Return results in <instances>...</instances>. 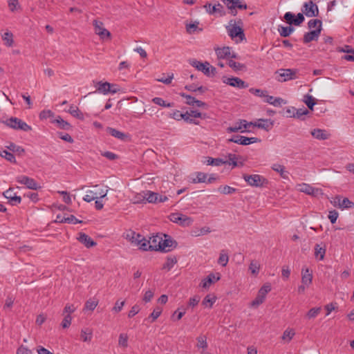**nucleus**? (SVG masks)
Masks as SVG:
<instances>
[{
	"mask_svg": "<svg viewBox=\"0 0 354 354\" xmlns=\"http://www.w3.org/2000/svg\"><path fill=\"white\" fill-rule=\"evenodd\" d=\"M151 101L154 104L159 105L160 106L168 107V108L174 106V103H170V102L167 103L162 98L159 97H153Z\"/></svg>",
	"mask_w": 354,
	"mask_h": 354,
	"instance_id": "obj_39",
	"label": "nucleus"
},
{
	"mask_svg": "<svg viewBox=\"0 0 354 354\" xmlns=\"http://www.w3.org/2000/svg\"><path fill=\"white\" fill-rule=\"evenodd\" d=\"M295 28L292 26H279L278 31L281 37H288L293 31Z\"/></svg>",
	"mask_w": 354,
	"mask_h": 354,
	"instance_id": "obj_36",
	"label": "nucleus"
},
{
	"mask_svg": "<svg viewBox=\"0 0 354 354\" xmlns=\"http://www.w3.org/2000/svg\"><path fill=\"white\" fill-rule=\"evenodd\" d=\"M227 158V160H225L226 165H232L233 167L243 165V162H237L238 159L241 158V156H237L234 153H228Z\"/></svg>",
	"mask_w": 354,
	"mask_h": 354,
	"instance_id": "obj_27",
	"label": "nucleus"
},
{
	"mask_svg": "<svg viewBox=\"0 0 354 354\" xmlns=\"http://www.w3.org/2000/svg\"><path fill=\"white\" fill-rule=\"evenodd\" d=\"M207 165H214V166H221L223 165H226V162H225V160L220 158H214L209 157V158H208V160L207 161Z\"/></svg>",
	"mask_w": 354,
	"mask_h": 354,
	"instance_id": "obj_42",
	"label": "nucleus"
},
{
	"mask_svg": "<svg viewBox=\"0 0 354 354\" xmlns=\"http://www.w3.org/2000/svg\"><path fill=\"white\" fill-rule=\"evenodd\" d=\"M92 330L89 328L82 329L81 338L84 342H90L92 338Z\"/></svg>",
	"mask_w": 354,
	"mask_h": 354,
	"instance_id": "obj_44",
	"label": "nucleus"
},
{
	"mask_svg": "<svg viewBox=\"0 0 354 354\" xmlns=\"http://www.w3.org/2000/svg\"><path fill=\"white\" fill-rule=\"evenodd\" d=\"M176 245L177 243L176 241L171 239L169 236L165 235V239H162V241L159 242V245H153L150 247L156 249V250L169 252L176 248Z\"/></svg>",
	"mask_w": 354,
	"mask_h": 354,
	"instance_id": "obj_5",
	"label": "nucleus"
},
{
	"mask_svg": "<svg viewBox=\"0 0 354 354\" xmlns=\"http://www.w3.org/2000/svg\"><path fill=\"white\" fill-rule=\"evenodd\" d=\"M297 187L298 190L300 192L311 196H315L319 192V189L315 188L306 183L299 184Z\"/></svg>",
	"mask_w": 354,
	"mask_h": 354,
	"instance_id": "obj_20",
	"label": "nucleus"
},
{
	"mask_svg": "<svg viewBox=\"0 0 354 354\" xmlns=\"http://www.w3.org/2000/svg\"><path fill=\"white\" fill-rule=\"evenodd\" d=\"M337 52L339 53H351L354 55V48H353L349 45H345L343 47H338L337 48Z\"/></svg>",
	"mask_w": 354,
	"mask_h": 354,
	"instance_id": "obj_64",
	"label": "nucleus"
},
{
	"mask_svg": "<svg viewBox=\"0 0 354 354\" xmlns=\"http://www.w3.org/2000/svg\"><path fill=\"white\" fill-rule=\"evenodd\" d=\"M228 142H234L241 145H248L261 142V140L256 137L248 138L240 135H234L227 140Z\"/></svg>",
	"mask_w": 354,
	"mask_h": 354,
	"instance_id": "obj_9",
	"label": "nucleus"
},
{
	"mask_svg": "<svg viewBox=\"0 0 354 354\" xmlns=\"http://www.w3.org/2000/svg\"><path fill=\"white\" fill-rule=\"evenodd\" d=\"M304 102L310 110H313L316 102L315 99L312 95L308 94L305 95Z\"/></svg>",
	"mask_w": 354,
	"mask_h": 354,
	"instance_id": "obj_46",
	"label": "nucleus"
},
{
	"mask_svg": "<svg viewBox=\"0 0 354 354\" xmlns=\"http://www.w3.org/2000/svg\"><path fill=\"white\" fill-rule=\"evenodd\" d=\"M106 131L111 136L120 140H124L128 137V136L126 133L112 127H107Z\"/></svg>",
	"mask_w": 354,
	"mask_h": 354,
	"instance_id": "obj_28",
	"label": "nucleus"
},
{
	"mask_svg": "<svg viewBox=\"0 0 354 354\" xmlns=\"http://www.w3.org/2000/svg\"><path fill=\"white\" fill-rule=\"evenodd\" d=\"M321 34L320 28L306 32L304 35L303 41L304 44H308L312 41H317Z\"/></svg>",
	"mask_w": 354,
	"mask_h": 354,
	"instance_id": "obj_19",
	"label": "nucleus"
},
{
	"mask_svg": "<svg viewBox=\"0 0 354 354\" xmlns=\"http://www.w3.org/2000/svg\"><path fill=\"white\" fill-rule=\"evenodd\" d=\"M77 239L87 248H90L97 245L95 241H94L88 235L84 232H80Z\"/></svg>",
	"mask_w": 354,
	"mask_h": 354,
	"instance_id": "obj_18",
	"label": "nucleus"
},
{
	"mask_svg": "<svg viewBox=\"0 0 354 354\" xmlns=\"http://www.w3.org/2000/svg\"><path fill=\"white\" fill-rule=\"evenodd\" d=\"M297 71L290 68H281L276 72L277 76L276 80L279 82H283L291 80H295Z\"/></svg>",
	"mask_w": 354,
	"mask_h": 354,
	"instance_id": "obj_6",
	"label": "nucleus"
},
{
	"mask_svg": "<svg viewBox=\"0 0 354 354\" xmlns=\"http://www.w3.org/2000/svg\"><path fill=\"white\" fill-rule=\"evenodd\" d=\"M119 346L127 348L128 346V336L124 333H121L119 336Z\"/></svg>",
	"mask_w": 354,
	"mask_h": 354,
	"instance_id": "obj_59",
	"label": "nucleus"
},
{
	"mask_svg": "<svg viewBox=\"0 0 354 354\" xmlns=\"http://www.w3.org/2000/svg\"><path fill=\"white\" fill-rule=\"evenodd\" d=\"M301 11L308 17H317L319 15L318 6L311 0L304 3Z\"/></svg>",
	"mask_w": 354,
	"mask_h": 354,
	"instance_id": "obj_11",
	"label": "nucleus"
},
{
	"mask_svg": "<svg viewBox=\"0 0 354 354\" xmlns=\"http://www.w3.org/2000/svg\"><path fill=\"white\" fill-rule=\"evenodd\" d=\"M142 242H140L139 244L137 245V246H139V248L142 250L147 251V250H156V249H153L151 248L150 245V239L147 240L145 237L142 236L141 238ZM153 245H151L152 246Z\"/></svg>",
	"mask_w": 354,
	"mask_h": 354,
	"instance_id": "obj_35",
	"label": "nucleus"
},
{
	"mask_svg": "<svg viewBox=\"0 0 354 354\" xmlns=\"http://www.w3.org/2000/svg\"><path fill=\"white\" fill-rule=\"evenodd\" d=\"M271 290V286L270 284H264L259 290L258 293L266 298V295Z\"/></svg>",
	"mask_w": 354,
	"mask_h": 354,
	"instance_id": "obj_62",
	"label": "nucleus"
},
{
	"mask_svg": "<svg viewBox=\"0 0 354 354\" xmlns=\"http://www.w3.org/2000/svg\"><path fill=\"white\" fill-rule=\"evenodd\" d=\"M16 181L25 185L28 189L37 190L41 188V186L32 178L27 176L21 175L16 177Z\"/></svg>",
	"mask_w": 354,
	"mask_h": 354,
	"instance_id": "obj_10",
	"label": "nucleus"
},
{
	"mask_svg": "<svg viewBox=\"0 0 354 354\" xmlns=\"http://www.w3.org/2000/svg\"><path fill=\"white\" fill-rule=\"evenodd\" d=\"M180 95L186 99V104L190 106H194V102H196V98L193 96L187 95L185 93H180Z\"/></svg>",
	"mask_w": 354,
	"mask_h": 354,
	"instance_id": "obj_61",
	"label": "nucleus"
},
{
	"mask_svg": "<svg viewBox=\"0 0 354 354\" xmlns=\"http://www.w3.org/2000/svg\"><path fill=\"white\" fill-rule=\"evenodd\" d=\"M3 196L8 200V203L12 205H17L21 201V198L17 196L13 189L10 188L3 192Z\"/></svg>",
	"mask_w": 354,
	"mask_h": 354,
	"instance_id": "obj_15",
	"label": "nucleus"
},
{
	"mask_svg": "<svg viewBox=\"0 0 354 354\" xmlns=\"http://www.w3.org/2000/svg\"><path fill=\"white\" fill-rule=\"evenodd\" d=\"M227 64L230 68H232L235 71H241L245 67L243 64L239 62H236L232 59L228 60Z\"/></svg>",
	"mask_w": 354,
	"mask_h": 354,
	"instance_id": "obj_54",
	"label": "nucleus"
},
{
	"mask_svg": "<svg viewBox=\"0 0 354 354\" xmlns=\"http://www.w3.org/2000/svg\"><path fill=\"white\" fill-rule=\"evenodd\" d=\"M264 102L272 104L274 106H280L282 104H286V101L281 97H274L273 96L268 95V93L266 94L264 97Z\"/></svg>",
	"mask_w": 354,
	"mask_h": 354,
	"instance_id": "obj_26",
	"label": "nucleus"
},
{
	"mask_svg": "<svg viewBox=\"0 0 354 354\" xmlns=\"http://www.w3.org/2000/svg\"><path fill=\"white\" fill-rule=\"evenodd\" d=\"M162 313V308L160 307H156L153 312L150 314L148 319H151V322H155L158 317L161 315Z\"/></svg>",
	"mask_w": 354,
	"mask_h": 354,
	"instance_id": "obj_55",
	"label": "nucleus"
},
{
	"mask_svg": "<svg viewBox=\"0 0 354 354\" xmlns=\"http://www.w3.org/2000/svg\"><path fill=\"white\" fill-rule=\"evenodd\" d=\"M52 123H55L61 129L69 130L71 129V125L66 121H65L61 116H57V118L51 121Z\"/></svg>",
	"mask_w": 354,
	"mask_h": 354,
	"instance_id": "obj_30",
	"label": "nucleus"
},
{
	"mask_svg": "<svg viewBox=\"0 0 354 354\" xmlns=\"http://www.w3.org/2000/svg\"><path fill=\"white\" fill-rule=\"evenodd\" d=\"M310 133L313 138L319 140H325L330 137V134L326 130L321 129H314Z\"/></svg>",
	"mask_w": 354,
	"mask_h": 354,
	"instance_id": "obj_22",
	"label": "nucleus"
},
{
	"mask_svg": "<svg viewBox=\"0 0 354 354\" xmlns=\"http://www.w3.org/2000/svg\"><path fill=\"white\" fill-rule=\"evenodd\" d=\"M169 219L173 223H178L183 227L189 226L193 223V219L191 217L179 212L171 214Z\"/></svg>",
	"mask_w": 354,
	"mask_h": 354,
	"instance_id": "obj_8",
	"label": "nucleus"
},
{
	"mask_svg": "<svg viewBox=\"0 0 354 354\" xmlns=\"http://www.w3.org/2000/svg\"><path fill=\"white\" fill-rule=\"evenodd\" d=\"M3 123L6 126L15 130H21L26 132L32 130V127L30 125L24 122L22 120L15 117H11L7 119L3 122Z\"/></svg>",
	"mask_w": 354,
	"mask_h": 354,
	"instance_id": "obj_4",
	"label": "nucleus"
},
{
	"mask_svg": "<svg viewBox=\"0 0 354 354\" xmlns=\"http://www.w3.org/2000/svg\"><path fill=\"white\" fill-rule=\"evenodd\" d=\"M97 91L100 93H102L104 95H106L108 93H109V91H111L110 89V86H111V83L108 82H97Z\"/></svg>",
	"mask_w": 354,
	"mask_h": 354,
	"instance_id": "obj_31",
	"label": "nucleus"
},
{
	"mask_svg": "<svg viewBox=\"0 0 354 354\" xmlns=\"http://www.w3.org/2000/svg\"><path fill=\"white\" fill-rule=\"evenodd\" d=\"M222 80L224 84L233 87H236L239 88H244L248 87V84H246L241 79L236 77H227L224 76L223 77Z\"/></svg>",
	"mask_w": 354,
	"mask_h": 354,
	"instance_id": "obj_14",
	"label": "nucleus"
},
{
	"mask_svg": "<svg viewBox=\"0 0 354 354\" xmlns=\"http://www.w3.org/2000/svg\"><path fill=\"white\" fill-rule=\"evenodd\" d=\"M1 156L6 159L8 161L12 162V163H16V158L13 153L6 151L3 150L0 153Z\"/></svg>",
	"mask_w": 354,
	"mask_h": 354,
	"instance_id": "obj_53",
	"label": "nucleus"
},
{
	"mask_svg": "<svg viewBox=\"0 0 354 354\" xmlns=\"http://www.w3.org/2000/svg\"><path fill=\"white\" fill-rule=\"evenodd\" d=\"M220 279V274L216 277L213 273L209 274L205 279H204L201 283V286L203 288H207L211 284L218 281Z\"/></svg>",
	"mask_w": 354,
	"mask_h": 354,
	"instance_id": "obj_24",
	"label": "nucleus"
},
{
	"mask_svg": "<svg viewBox=\"0 0 354 354\" xmlns=\"http://www.w3.org/2000/svg\"><path fill=\"white\" fill-rule=\"evenodd\" d=\"M354 207V203L348 198H342L341 202V209H348Z\"/></svg>",
	"mask_w": 354,
	"mask_h": 354,
	"instance_id": "obj_58",
	"label": "nucleus"
},
{
	"mask_svg": "<svg viewBox=\"0 0 354 354\" xmlns=\"http://www.w3.org/2000/svg\"><path fill=\"white\" fill-rule=\"evenodd\" d=\"M68 113L73 115V117L79 119V120H83L84 119V114L82 113V112L80 111V110L73 106V105H71L68 109Z\"/></svg>",
	"mask_w": 354,
	"mask_h": 354,
	"instance_id": "obj_32",
	"label": "nucleus"
},
{
	"mask_svg": "<svg viewBox=\"0 0 354 354\" xmlns=\"http://www.w3.org/2000/svg\"><path fill=\"white\" fill-rule=\"evenodd\" d=\"M95 32L102 39L110 38L111 33L106 28H103V24L101 21L96 20L93 22Z\"/></svg>",
	"mask_w": 354,
	"mask_h": 354,
	"instance_id": "obj_16",
	"label": "nucleus"
},
{
	"mask_svg": "<svg viewBox=\"0 0 354 354\" xmlns=\"http://www.w3.org/2000/svg\"><path fill=\"white\" fill-rule=\"evenodd\" d=\"M218 190L223 194H232L236 192V189L228 185L220 186Z\"/></svg>",
	"mask_w": 354,
	"mask_h": 354,
	"instance_id": "obj_47",
	"label": "nucleus"
},
{
	"mask_svg": "<svg viewBox=\"0 0 354 354\" xmlns=\"http://www.w3.org/2000/svg\"><path fill=\"white\" fill-rule=\"evenodd\" d=\"M145 191L136 194L132 199V203L134 204H140L146 202Z\"/></svg>",
	"mask_w": 354,
	"mask_h": 354,
	"instance_id": "obj_50",
	"label": "nucleus"
},
{
	"mask_svg": "<svg viewBox=\"0 0 354 354\" xmlns=\"http://www.w3.org/2000/svg\"><path fill=\"white\" fill-rule=\"evenodd\" d=\"M272 169L275 171L276 172H278L280 174V176L283 178H288V172L286 171V168L283 165L280 164H273L272 166Z\"/></svg>",
	"mask_w": 354,
	"mask_h": 354,
	"instance_id": "obj_33",
	"label": "nucleus"
},
{
	"mask_svg": "<svg viewBox=\"0 0 354 354\" xmlns=\"http://www.w3.org/2000/svg\"><path fill=\"white\" fill-rule=\"evenodd\" d=\"M189 64L196 68L198 71H202L205 75L208 77H213L216 73V68L211 66L207 62L202 63L196 59H192L189 61Z\"/></svg>",
	"mask_w": 354,
	"mask_h": 354,
	"instance_id": "obj_2",
	"label": "nucleus"
},
{
	"mask_svg": "<svg viewBox=\"0 0 354 354\" xmlns=\"http://www.w3.org/2000/svg\"><path fill=\"white\" fill-rule=\"evenodd\" d=\"M241 132L244 133L246 131V130H243V126L241 124L240 120L237 122H236L233 126L229 127L227 128V133H232V132Z\"/></svg>",
	"mask_w": 354,
	"mask_h": 354,
	"instance_id": "obj_43",
	"label": "nucleus"
},
{
	"mask_svg": "<svg viewBox=\"0 0 354 354\" xmlns=\"http://www.w3.org/2000/svg\"><path fill=\"white\" fill-rule=\"evenodd\" d=\"M295 332L292 329H286L281 337L282 339L287 341L288 342H290L295 335Z\"/></svg>",
	"mask_w": 354,
	"mask_h": 354,
	"instance_id": "obj_57",
	"label": "nucleus"
},
{
	"mask_svg": "<svg viewBox=\"0 0 354 354\" xmlns=\"http://www.w3.org/2000/svg\"><path fill=\"white\" fill-rule=\"evenodd\" d=\"M223 3L230 10V13L235 16L237 14L236 8L245 10L248 6L243 0H222Z\"/></svg>",
	"mask_w": 354,
	"mask_h": 354,
	"instance_id": "obj_7",
	"label": "nucleus"
},
{
	"mask_svg": "<svg viewBox=\"0 0 354 354\" xmlns=\"http://www.w3.org/2000/svg\"><path fill=\"white\" fill-rule=\"evenodd\" d=\"M308 26L309 28H320V32L322 30V21L319 19H310L308 23Z\"/></svg>",
	"mask_w": 354,
	"mask_h": 354,
	"instance_id": "obj_52",
	"label": "nucleus"
},
{
	"mask_svg": "<svg viewBox=\"0 0 354 354\" xmlns=\"http://www.w3.org/2000/svg\"><path fill=\"white\" fill-rule=\"evenodd\" d=\"M205 8L206 9V11L209 13L210 15L215 14V13H219L221 16L224 15L223 12V6L220 4H214L212 5L211 3H207L205 6Z\"/></svg>",
	"mask_w": 354,
	"mask_h": 354,
	"instance_id": "obj_21",
	"label": "nucleus"
},
{
	"mask_svg": "<svg viewBox=\"0 0 354 354\" xmlns=\"http://www.w3.org/2000/svg\"><path fill=\"white\" fill-rule=\"evenodd\" d=\"M215 52L218 59H227L230 58V55H231V48L229 46L216 48Z\"/></svg>",
	"mask_w": 354,
	"mask_h": 354,
	"instance_id": "obj_23",
	"label": "nucleus"
},
{
	"mask_svg": "<svg viewBox=\"0 0 354 354\" xmlns=\"http://www.w3.org/2000/svg\"><path fill=\"white\" fill-rule=\"evenodd\" d=\"M196 178L192 180L193 183H205L207 176L203 172H196Z\"/></svg>",
	"mask_w": 354,
	"mask_h": 354,
	"instance_id": "obj_41",
	"label": "nucleus"
},
{
	"mask_svg": "<svg viewBox=\"0 0 354 354\" xmlns=\"http://www.w3.org/2000/svg\"><path fill=\"white\" fill-rule=\"evenodd\" d=\"M249 270L253 275L256 276L259 272L260 264L257 261L252 260L250 263Z\"/></svg>",
	"mask_w": 354,
	"mask_h": 354,
	"instance_id": "obj_45",
	"label": "nucleus"
},
{
	"mask_svg": "<svg viewBox=\"0 0 354 354\" xmlns=\"http://www.w3.org/2000/svg\"><path fill=\"white\" fill-rule=\"evenodd\" d=\"M321 310L322 308L320 307L313 308L308 312L306 316L308 317V319L315 318L318 315Z\"/></svg>",
	"mask_w": 354,
	"mask_h": 354,
	"instance_id": "obj_63",
	"label": "nucleus"
},
{
	"mask_svg": "<svg viewBox=\"0 0 354 354\" xmlns=\"http://www.w3.org/2000/svg\"><path fill=\"white\" fill-rule=\"evenodd\" d=\"M274 121L270 119H259L254 122V127L269 131L273 127Z\"/></svg>",
	"mask_w": 354,
	"mask_h": 354,
	"instance_id": "obj_17",
	"label": "nucleus"
},
{
	"mask_svg": "<svg viewBox=\"0 0 354 354\" xmlns=\"http://www.w3.org/2000/svg\"><path fill=\"white\" fill-rule=\"evenodd\" d=\"M59 223L77 224V223H82V221L78 220L77 218H75V216L70 215L67 217H63V218H62V220H59Z\"/></svg>",
	"mask_w": 354,
	"mask_h": 354,
	"instance_id": "obj_49",
	"label": "nucleus"
},
{
	"mask_svg": "<svg viewBox=\"0 0 354 354\" xmlns=\"http://www.w3.org/2000/svg\"><path fill=\"white\" fill-rule=\"evenodd\" d=\"M197 346L203 348L207 347V337L205 335H201L197 337Z\"/></svg>",
	"mask_w": 354,
	"mask_h": 354,
	"instance_id": "obj_56",
	"label": "nucleus"
},
{
	"mask_svg": "<svg viewBox=\"0 0 354 354\" xmlns=\"http://www.w3.org/2000/svg\"><path fill=\"white\" fill-rule=\"evenodd\" d=\"M238 24H236V20L231 19L229 21V24L226 26L227 32L229 36L233 39L236 37H238L240 41H243L245 39L243 29L240 25H242V21L241 19L238 21Z\"/></svg>",
	"mask_w": 354,
	"mask_h": 354,
	"instance_id": "obj_1",
	"label": "nucleus"
},
{
	"mask_svg": "<svg viewBox=\"0 0 354 354\" xmlns=\"http://www.w3.org/2000/svg\"><path fill=\"white\" fill-rule=\"evenodd\" d=\"M142 235H141L140 234L136 233L133 231H131L129 233L127 234L126 239L131 241V243L137 246L138 244L142 242Z\"/></svg>",
	"mask_w": 354,
	"mask_h": 354,
	"instance_id": "obj_29",
	"label": "nucleus"
},
{
	"mask_svg": "<svg viewBox=\"0 0 354 354\" xmlns=\"http://www.w3.org/2000/svg\"><path fill=\"white\" fill-rule=\"evenodd\" d=\"M243 178L252 187H266L268 184V180L263 176L259 174H243Z\"/></svg>",
	"mask_w": 354,
	"mask_h": 354,
	"instance_id": "obj_3",
	"label": "nucleus"
},
{
	"mask_svg": "<svg viewBox=\"0 0 354 354\" xmlns=\"http://www.w3.org/2000/svg\"><path fill=\"white\" fill-rule=\"evenodd\" d=\"M326 254V248L321 247L319 244L315 246V257L319 260H323Z\"/></svg>",
	"mask_w": 354,
	"mask_h": 354,
	"instance_id": "obj_34",
	"label": "nucleus"
},
{
	"mask_svg": "<svg viewBox=\"0 0 354 354\" xmlns=\"http://www.w3.org/2000/svg\"><path fill=\"white\" fill-rule=\"evenodd\" d=\"M313 280V274L309 268H302L301 270V283L306 286H308Z\"/></svg>",
	"mask_w": 354,
	"mask_h": 354,
	"instance_id": "obj_25",
	"label": "nucleus"
},
{
	"mask_svg": "<svg viewBox=\"0 0 354 354\" xmlns=\"http://www.w3.org/2000/svg\"><path fill=\"white\" fill-rule=\"evenodd\" d=\"M95 199H98L97 190H88L86 194L83 197V200L87 203H90Z\"/></svg>",
	"mask_w": 354,
	"mask_h": 354,
	"instance_id": "obj_38",
	"label": "nucleus"
},
{
	"mask_svg": "<svg viewBox=\"0 0 354 354\" xmlns=\"http://www.w3.org/2000/svg\"><path fill=\"white\" fill-rule=\"evenodd\" d=\"M216 301V297H214L211 298L209 295H207L203 300L202 304L205 306H209L212 308L214 302Z\"/></svg>",
	"mask_w": 354,
	"mask_h": 354,
	"instance_id": "obj_60",
	"label": "nucleus"
},
{
	"mask_svg": "<svg viewBox=\"0 0 354 354\" xmlns=\"http://www.w3.org/2000/svg\"><path fill=\"white\" fill-rule=\"evenodd\" d=\"M2 39L7 46H12L13 44V35L11 32L7 31L2 35Z\"/></svg>",
	"mask_w": 354,
	"mask_h": 354,
	"instance_id": "obj_37",
	"label": "nucleus"
},
{
	"mask_svg": "<svg viewBox=\"0 0 354 354\" xmlns=\"http://www.w3.org/2000/svg\"><path fill=\"white\" fill-rule=\"evenodd\" d=\"M283 19L288 24L295 26H299L305 19L303 13H298L295 17L291 12H286Z\"/></svg>",
	"mask_w": 354,
	"mask_h": 354,
	"instance_id": "obj_12",
	"label": "nucleus"
},
{
	"mask_svg": "<svg viewBox=\"0 0 354 354\" xmlns=\"http://www.w3.org/2000/svg\"><path fill=\"white\" fill-rule=\"evenodd\" d=\"M198 24H199L198 22H195L193 24H186L187 32L189 34H192V33L195 32L196 31H200V32L202 31L203 29L198 28Z\"/></svg>",
	"mask_w": 354,
	"mask_h": 354,
	"instance_id": "obj_48",
	"label": "nucleus"
},
{
	"mask_svg": "<svg viewBox=\"0 0 354 354\" xmlns=\"http://www.w3.org/2000/svg\"><path fill=\"white\" fill-rule=\"evenodd\" d=\"M229 261V257L227 254L222 250L220 253L219 258L218 259V263L221 265L222 266H225Z\"/></svg>",
	"mask_w": 354,
	"mask_h": 354,
	"instance_id": "obj_51",
	"label": "nucleus"
},
{
	"mask_svg": "<svg viewBox=\"0 0 354 354\" xmlns=\"http://www.w3.org/2000/svg\"><path fill=\"white\" fill-rule=\"evenodd\" d=\"M145 196L146 201L150 203H163L168 200L166 196L149 190L145 191Z\"/></svg>",
	"mask_w": 354,
	"mask_h": 354,
	"instance_id": "obj_13",
	"label": "nucleus"
},
{
	"mask_svg": "<svg viewBox=\"0 0 354 354\" xmlns=\"http://www.w3.org/2000/svg\"><path fill=\"white\" fill-rule=\"evenodd\" d=\"M177 263V259L175 257H168L162 266V269L170 270Z\"/></svg>",
	"mask_w": 354,
	"mask_h": 354,
	"instance_id": "obj_40",
	"label": "nucleus"
}]
</instances>
